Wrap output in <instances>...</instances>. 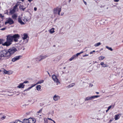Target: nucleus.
I'll use <instances>...</instances> for the list:
<instances>
[{
  "instance_id": "obj_1",
  "label": "nucleus",
  "mask_w": 123,
  "mask_h": 123,
  "mask_svg": "<svg viewBox=\"0 0 123 123\" xmlns=\"http://www.w3.org/2000/svg\"><path fill=\"white\" fill-rule=\"evenodd\" d=\"M19 36L18 34H15L13 36L10 35H7L6 36V41L2 44V45L7 46L10 45L12 44L13 40L15 42H17L19 38Z\"/></svg>"
},
{
  "instance_id": "obj_2",
  "label": "nucleus",
  "mask_w": 123,
  "mask_h": 123,
  "mask_svg": "<svg viewBox=\"0 0 123 123\" xmlns=\"http://www.w3.org/2000/svg\"><path fill=\"white\" fill-rule=\"evenodd\" d=\"M0 56L1 57H6L7 58H9L7 50H4L1 51L0 52Z\"/></svg>"
},
{
  "instance_id": "obj_3",
  "label": "nucleus",
  "mask_w": 123,
  "mask_h": 123,
  "mask_svg": "<svg viewBox=\"0 0 123 123\" xmlns=\"http://www.w3.org/2000/svg\"><path fill=\"white\" fill-rule=\"evenodd\" d=\"M17 50V49L15 47L11 48L7 50L9 57L14 54Z\"/></svg>"
},
{
  "instance_id": "obj_4",
  "label": "nucleus",
  "mask_w": 123,
  "mask_h": 123,
  "mask_svg": "<svg viewBox=\"0 0 123 123\" xmlns=\"http://www.w3.org/2000/svg\"><path fill=\"white\" fill-rule=\"evenodd\" d=\"M99 97V95H95L92 96L91 97L88 96L86 97L85 99V101H87L89 100H91L92 99H94L95 98H97Z\"/></svg>"
},
{
  "instance_id": "obj_5",
  "label": "nucleus",
  "mask_w": 123,
  "mask_h": 123,
  "mask_svg": "<svg viewBox=\"0 0 123 123\" xmlns=\"http://www.w3.org/2000/svg\"><path fill=\"white\" fill-rule=\"evenodd\" d=\"M61 11V8H58L57 7L54 8V12L55 14H56L57 13L59 15H60V13Z\"/></svg>"
},
{
  "instance_id": "obj_6",
  "label": "nucleus",
  "mask_w": 123,
  "mask_h": 123,
  "mask_svg": "<svg viewBox=\"0 0 123 123\" xmlns=\"http://www.w3.org/2000/svg\"><path fill=\"white\" fill-rule=\"evenodd\" d=\"M52 77L53 80L57 83L56 84L57 85H58V83H60L59 80L57 78L56 75L55 74H53L52 76Z\"/></svg>"
},
{
  "instance_id": "obj_7",
  "label": "nucleus",
  "mask_w": 123,
  "mask_h": 123,
  "mask_svg": "<svg viewBox=\"0 0 123 123\" xmlns=\"http://www.w3.org/2000/svg\"><path fill=\"white\" fill-rule=\"evenodd\" d=\"M14 23V21L12 19L10 18H9L7 21L5 22V24L6 25L7 23H9L10 25H12Z\"/></svg>"
},
{
  "instance_id": "obj_8",
  "label": "nucleus",
  "mask_w": 123,
  "mask_h": 123,
  "mask_svg": "<svg viewBox=\"0 0 123 123\" xmlns=\"http://www.w3.org/2000/svg\"><path fill=\"white\" fill-rule=\"evenodd\" d=\"M22 57V56L21 55H19L15 56L14 58L12 59V61L13 62H14L21 59Z\"/></svg>"
},
{
  "instance_id": "obj_9",
  "label": "nucleus",
  "mask_w": 123,
  "mask_h": 123,
  "mask_svg": "<svg viewBox=\"0 0 123 123\" xmlns=\"http://www.w3.org/2000/svg\"><path fill=\"white\" fill-rule=\"evenodd\" d=\"M49 55H45L44 56L41 55L40 56L39 58H40L39 60H38L39 61H41L43 59L45 58H46L47 57L49 56Z\"/></svg>"
},
{
  "instance_id": "obj_10",
  "label": "nucleus",
  "mask_w": 123,
  "mask_h": 123,
  "mask_svg": "<svg viewBox=\"0 0 123 123\" xmlns=\"http://www.w3.org/2000/svg\"><path fill=\"white\" fill-rule=\"evenodd\" d=\"M29 123H35L36 121L35 119L33 118H29Z\"/></svg>"
},
{
  "instance_id": "obj_11",
  "label": "nucleus",
  "mask_w": 123,
  "mask_h": 123,
  "mask_svg": "<svg viewBox=\"0 0 123 123\" xmlns=\"http://www.w3.org/2000/svg\"><path fill=\"white\" fill-rule=\"evenodd\" d=\"M60 98V97L58 95H55L53 97V99L55 101H57Z\"/></svg>"
},
{
  "instance_id": "obj_12",
  "label": "nucleus",
  "mask_w": 123,
  "mask_h": 123,
  "mask_svg": "<svg viewBox=\"0 0 123 123\" xmlns=\"http://www.w3.org/2000/svg\"><path fill=\"white\" fill-rule=\"evenodd\" d=\"M121 116V114H120L115 115L114 117L115 120H116L119 119Z\"/></svg>"
},
{
  "instance_id": "obj_13",
  "label": "nucleus",
  "mask_w": 123,
  "mask_h": 123,
  "mask_svg": "<svg viewBox=\"0 0 123 123\" xmlns=\"http://www.w3.org/2000/svg\"><path fill=\"white\" fill-rule=\"evenodd\" d=\"M25 85L23 83H20L19 85L17 86L18 88H24Z\"/></svg>"
},
{
  "instance_id": "obj_14",
  "label": "nucleus",
  "mask_w": 123,
  "mask_h": 123,
  "mask_svg": "<svg viewBox=\"0 0 123 123\" xmlns=\"http://www.w3.org/2000/svg\"><path fill=\"white\" fill-rule=\"evenodd\" d=\"M18 21L21 25H24L25 23L21 19L19 18L18 19Z\"/></svg>"
},
{
  "instance_id": "obj_15",
  "label": "nucleus",
  "mask_w": 123,
  "mask_h": 123,
  "mask_svg": "<svg viewBox=\"0 0 123 123\" xmlns=\"http://www.w3.org/2000/svg\"><path fill=\"white\" fill-rule=\"evenodd\" d=\"M101 65H102V67H108V65L106 64H104V62H101L100 63Z\"/></svg>"
},
{
  "instance_id": "obj_16",
  "label": "nucleus",
  "mask_w": 123,
  "mask_h": 123,
  "mask_svg": "<svg viewBox=\"0 0 123 123\" xmlns=\"http://www.w3.org/2000/svg\"><path fill=\"white\" fill-rule=\"evenodd\" d=\"M22 122H23V123H29V119H25L23 120Z\"/></svg>"
},
{
  "instance_id": "obj_17",
  "label": "nucleus",
  "mask_w": 123,
  "mask_h": 123,
  "mask_svg": "<svg viewBox=\"0 0 123 123\" xmlns=\"http://www.w3.org/2000/svg\"><path fill=\"white\" fill-rule=\"evenodd\" d=\"M22 38L24 40L26 39L28 37V35L26 34H24L23 35Z\"/></svg>"
},
{
  "instance_id": "obj_18",
  "label": "nucleus",
  "mask_w": 123,
  "mask_h": 123,
  "mask_svg": "<svg viewBox=\"0 0 123 123\" xmlns=\"http://www.w3.org/2000/svg\"><path fill=\"white\" fill-rule=\"evenodd\" d=\"M41 86L40 85H38L36 86V88L37 90L38 91H39L41 89Z\"/></svg>"
},
{
  "instance_id": "obj_19",
  "label": "nucleus",
  "mask_w": 123,
  "mask_h": 123,
  "mask_svg": "<svg viewBox=\"0 0 123 123\" xmlns=\"http://www.w3.org/2000/svg\"><path fill=\"white\" fill-rule=\"evenodd\" d=\"M76 58V56H75V55H73L72 57L70 58L69 60L70 61H72L74 59H75Z\"/></svg>"
},
{
  "instance_id": "obj_20",
  "label": "nucleus",
  "mask_w": 123,
  "mask_h": 123,
  "mask_svg": "<svg viewBox=\"0 0 123 123\" xmlns=\"http://www.w3.org/2000/svg\"><path fill=\"white\" fill-rule=\"evenodd\" d=\"M16 11L13 9H11L10 10V13L11 14H12L14 13Z\"/></svg>"
},
{
  "instance_id": "obj_21",
  "label": "nucleus",
  "mask_w": 123,
  "mask_h": 123,
  "mask_svg": "<svg viewBox=\"0 0 123 123\" xmlns=\"http://www.w3.org/2000/svg\"><path fill=\"white\" fill-rule=\"evenodd\" d=\"M49 32L51 33H53L55 32L54 31V28H52L49 31Z\"/></svg>"
},
{
  "instance_id": "obj_22",
  "label": "nucleus",
  "mask_w": 123,
  "mask_h": 123,
  "mask_svg": "<svg viewBox=\"0 0 123 123\" xmlns=\"http://www.w3.org/2000/svg\"><path fill=\"white\" fill-rule=\"evenodd\" d=\"M23 6L20 5L19 7V8L21 10H22L23 11H24L25 9V8H23Z\"/></svg>"
},
{
  "instance_id": "obj_23",
  "label": "nucleus",
  "mask_w": 123,
  "mask_h": 123,
  "mask_svg": "<svg viewBox=\"0 0 123 123\" xmlns=\"http://www.w3.org/2000/svg\"><path fill=\"white\" fill-rule=\"evenodd\" d=\"M75 85V84L74 83H72L69 85L68 86V88L72 87L73 86Z\"/></svg>"
},
{
  "instance_id": "obj_24",
  "label": "nucleus",
  "mask_w": 123,
  "mask_h": 123,
  "mask_svg": "<svg viewBox=\"0 0 123 123\" xmlns=\"http://www.w3.org/2000/svg\"><path fill=\"white\" fill-rule=\"evenodd\" d=\"M17 17V15L15 14H14L12 16V17L13 19H16Z\"/></svg>"
},
{
  "instance_id": "obj_25",
  "label": "nucleus",
  "mask_w": 123,
  "mask_h": 123,
  "mask_svg": "<svg viewBox=\"0 0 123 123\" xmlns=\"http://www.w3.org/2000/svg\"><path fill=\"white\" fill-rule=\"evenodd\" d=\"M101 44V43L100 42H99L95 44L94 46L95 47H97L100 45Z\"/></svg>"
},
{
  "instance_id": "obj_26",
  "label": "nucleus",
  "mask_w": 123,
  "mask_h": 123,
  "mask_svg": "<svg viewBox=\"0 0 123 123\" xmlns=\"http://www.w3.org/2000/svg\"><path fill=\"white\" fill-rule=\"evenodd\" d=\"M44 82V80H41L40 81H38V82L36 84V85L37 84H41L43 83Z\"/></svg>"
},
{
  "instance_id": "obj_27",
  "label": "nucleus",
  "mask_w": 123,
  "mask_h": 123,
  "mask_svg": "<svg viewBox=\"0 0 123 123\" xmlns=\"http://www.w3.org/2000/svg\"><path fill=\"white\" fill-rule=\"evenodd\" d=\"M105 47L106 48L108 49L109 50H111V51H112L113 50V49L111 47H109L107 46H106Z\"/></svg>"
},
{
  "instance_id": "obj_28",
  "label": "nucleus",
  "mask_w": 123,
  "mask_h": 123,
  "mask_svg": "<svg viewBox=\"0 0 123 123\" xmlns=\"http://www.w3.org/2000/svg\"><path fill=\"white\" fill-rule=\"evenodd\" d=\"M15 123H23V122L19 120H16L15 121Z\"/></svg>"
},
{
  "instance_id": "obj_29",
  "label": "nucleus",
  "mask_w": 123,
  "mask_h": 123,
  "mask_svg": "<svg viewBox=\"0 0 123 123\" xmlns=\"http://www.w3.org/2000/svg\"><path fill=\"white\" fill-rule=\"evenodd\" d=\"M105 58V57L103 56H100L99 58L98 59L99 60H102L104 59Z\"/></svg>"
},
{
  "instance_id": "obj_30",
  "label": "nucleus",
  "mask_w": 123,
  "mask_h": 123,
  "mask_svg": "<svg viewBox=\"0 0 123 123\" xmlns=\"http://www.w3.org/2000/svg\"><path fill=\"white\" fill-rule=\"evenodd\" d=\"M36 85V84H34L33 86L29 87V88H28L26 90H25L24 91L29 90L32 87L35 86Z\"/></svg>"
},
{
  "instance_id": "obj_31",
  "label": "nucleus",
  "mask_w": 123,
  "mask_h": 123,
  "mask_svg": "<svg viewBox=\"0 0 123 123\" xmlns=\"http://www.w3.org/2000/svg\"><path fill=\"white\" fill-rule=\"evenodd\" d=\"M18 6V5L17 4L15 5L14 6L13 8L14 10H15V11L16 9H17Z\"/></svg>"
},
{
  "instance_id": "obj_32",
  "label": "nucleus",
  "mask_w": 123,
  "mask_h": 123,
  "mask_svg": "<svg viewBox=\"0 0 123 123\" xmlns=\"http://www.w3.org/2000/svg\"><path fill=\"white\" fill-rule=\"evenodd\" d=\"M4 41V40L3 39H0V44L3 43Z\"/></svg>"
},
{
  "instance_id": "obj_33",
  "label": "nucleus",
  "mask_w": 123,
  "mask_h": 123,
  "mask_svg": "<svg viewBox=\"0 0 123 123\" xmlns=\"http://www.w3.org/2000/svg\"><path fill=\"white\" fill-rule=\"evenodd\" d=\"M3 72H4V73L5 74H9L8 73L9 72L8 71L6 70H4L3 71Z\"/></svg>"
},
{
  "instance_id": "obj_34",
  "label": "nucleus",
  "mask_w": 123,
  "mask_h": 123,
  "mask_svg": "<svg viewBox=\"0 0 123 123\" xmlns=\"http://www.w3.org/2000/svg\"><path fill=\"white\" fill-rule=\"evenodd\" d=\"M111 107H112V108H114V106H112L111 105L108 107V109L109 110Z\"/></svg>"
},
{
  "instance_id": "obj_35",
  "label": "nucleus",
  "mask_w": 123,
  "mask_h": 123,
  "mask_svg": "<svg viewBox=\"0 0 123 123\" xmlns=\"http://www.w3.org/2000/svg\"><path fill=\"white\" fill-rule=\"evenodd\" d=\"M6 116H3L1 118V119L2 120H3L5 118Z\"/></svg>"
},
{
  "instance_id": "obj_36",
  "label": "nucleus",
  "mask_w": 123,
  "mask_h": 123,
  "mask_svg": "<svg viewBox=\"0 0 123 123\" xmlns=\"http://www.w3.org/2000/svg\"><path fill=\"white\" fill-rule=\"evenodd\" d=\"M80 54V53H77V54H76V55H75V56H76V57L77 56H78Z\"/></svg>"
},
{
  "instance_id": "obj_37",
  "label": "nucleus",
  "mask_w": 123,
  "mask_h": 123,
  "mask_svg": "<svg viewBox=\"0 0 123 123\" xmlns=\"http://www.w3.org/2000/svg\"><path fill=\"white\" fill-rule=\"evenodd\" d=\"M42 110V108L41 109L39 110V111L37 112V113H40Z\"/></svg>"
},
{
  "instance_id": "obj_38",
  "label": "nucleus",
  "mask_w": 123,
  "mask_h": 123,
  "mask_svg": "<svg viewBox=\"0 0 123 123\" xmlns=\"http://www.w3.org/2000/svg\"><path fill=\"white\" fill-rule=\"evenodd\" d=\"M29 83V81H24L23 83V84H24V83Z\"/></svg>"
},
{
  "instance_id": "obj_39",
  "label": "nucleus",
  "mask_w": 123,
  "mask_h": 123,
  "mask_svg": "<svg viewBox=\"0 0 123 123\" xmlns=\"http://www.w3.org/2000/svg\"><path fill=\"white\" fill-rule=\"evenodd\" d=\"M4 16L3 15H2V14H0V17H1V18L2 19H3V18L4 17Z\"/></svg>"
},
{
  "instance_id": "obj_40",
  "label": "nucleus",
  "mask_w": 123,
  "mask_h": 123,
  "mask_svg": "<svg viewBox=\"0 0 123 123\" xmlns=\"http://www.w3.org/2000/svg\"><path fill=\"white\" fill-rule=\"evenodd\" d=\"M93 86V85L91 83H90L89 86L90 87H92Z\"/></svg>"
},
{
  "instance_id": "obj_41",
  "label": "nucleus",
  "mask_w": 123,
  "mask_h": 123,
  "mask_svg": "<svg viewBox=\"0 0 123 123\" xmlns=\"http://www.w3.org/2000/svg\"><path fill=\"white\" fill-rule=\"evenodd\" d=\"M88 54L85 55H83V57H85L86 56H88Z\"/></svg>"
},
{
  "instance_id": "obj_42",
  "label": "nucleus",
  "mask_w": 123,
  "mask_h": 123,
  "mask_svg": "<svg viewBox=\"0 0 123 123\" xmlns=\"http://www.w3.org/2000/svg\"><path fill=\"white\" fill-rule=\"evenodd\" d=\"M27 19H23V21L24 22L27 21Z\"/></svg>"
},
{
  "instance_id": "obj_43",
  "label": "nucleus",
  "mask_w": 123,
  "mask_h": 123,
  "mask_svg": "<svg viewBox=\"0 0 123 123\" xmlns=\"http://www.w3.org/2000/svg\"><path fill=\"white\" fill-rule=\"evenodd\" d=\"M5 28H2L0 30H4L5 29Z\"/></svg>"
},
{
  "instance_id": "obj_44",
  "label": "nucleus",
  "mask_w": 123,
  "mask_h": 123,
  "mask_svg": "<svg viewBox=\"0 0 123 123\" xmlns=\"http://www.w3.org/2000/svg\"><path fill=\"white\" fill-rule=\"evenodd\" d=\"M48 119L49 120L52 121L53 120H52L51 118H48Z\"/></svg>"
},
{
  "instance_id": "obj_45",
  "label": "nucleus",
  "mask_w": 123,
  "mask_h": 123,
  "mask_svg": "<svg viewBox=\"0 0 123 123\" xmlns=\"http://www.w3.org/2000/svg\"><path fill=\"white\" fill-rule=\"evenodd\" d=\"M83 2L85 4V5H86L87 4V3H86V2L85 1H84V0H83Z\"/></svg>"
},
{
  "instance_id": "obj_46",
  "label": "nucleus",
  "mask_w": 123,
  "mask_h": 123,
  "mask_svg": "<svg viewBox=\"0 0 123 123\" xmlns=\"http://www.w3.org/2000/svg\"><path fill=\"white\" fill-rule=\"evenodd\" d=\"M119 0H114V1L115 2H117Z\"/></svg>"
},
{
  "instance_id": "obj_47",
  "label": "nucleus",
  "mask_w": 123,
  "mask_h": 123,
  "mask_svg": "<svg viewBox=\"0 0 123 123\" xmlns=\"http://www.w3.org/2000/svg\"><path fill=\"white\" fill-rule=\"evenodd\" d=\"M34 10L35 11H36L37 10V8L35 7L34 8Z\"/></svg>"
},
{
  "instance_id": "obj_48",
  "label": "nucleus",
  "mask_w": 123,
  "mask_h": 123,
  "mask_svg": "<svg viewBox=\"0 0 123 123\" xmlns=\"http://www.w3.org/2000/svg\"><path fill=\"white\" fill-rule=\"evenodd\" d=\"M26 105L25 104L23 105V107H25Z\"/></svg>"
},
{
  "instance_id": "obj_49",
  "label": "nucleus",
  "mask_w": 123,
  "mask_h": 123,
  "mask_svg": "<svg viewBox=\"0 0 123 123\" xmlns=\"http://www.w3.org/2000/svg\"><path fill=\"white\" fill-rule=\"evenodd\" d=\"M83 52H84L83 51H81L80 52V54H81L83 53Z\"/></svg>"
},
{
  "instance_id": "obj_50",
  "label": "nucleus",
  "mask_w": 123,
  "mask_h": 123,
  "mask_svg": "<svg viewBox=\"0 0 123 123\" xmlns=\"http://www.w3.org/2000/svg\"><path fill=\"white\" fill-rule=\"evenodd\" d=\"M113 119H113L112 120V119L110 120L109 121V122H111Z\"/></svg>"
},
{
  "instance_id": "obj_51",
  "label": "nucleus",
  "mask_w": 123,
  "mask_h": 123,
  "mask_svg": "<svg viewBox=\"0 0 123 123\" xmlns=\"http://www.w3.org/2000/svg\"><path fill=\"white\" fill-rule=\"evenodd\" d=\"M93 53V52L92 51H91V52L90 53V54H92V53Z\"/></svg>"
},
{
  "instance_id": "obj_52",
  "label": "nucleus",
  "mask_w": 123,
  "mask_h": 123,
  "mask_svg": "<svg viewBox=\"0 0 123 123\" xmlns=\"http://www.w3.org/2000/svg\"><path fill=\"white\" fill-rule=\"evenodd\" d=\"M64 13H61V15L62 16L63 15Z\"/></svg>"
},
{
  "instance_id": "obj_53",
  "label": "nucleus",
  "mask_w": 123,
  "mask_h": 123,
  "mask_svg": "<svg viewBox=\"0 0 123 123\" xmlns=\"http://www.w3.org/2000/svg\"><path fill=\"white\" fill-rule=\"evenodd\" d=\"M29 2H31V1H32L33 0H28Z\"/></svg>"
},
{
  "instance_id": "obj_54",
  "label": "nucleus",
  "mask_w": 123,
  "mask_h": 123,
  "mask_svg": "<svg viewBox=\"0 0 123 123\" xmlns=\"http://www.w3.org/2000/svg\"><path fill=\"white\" fill-rule=\"evenodd\" d=\"M96 93H97V94H99V92H96Z\"/></svg>"
},
{
  "instance_id": "obj_55",
  "label": "nucleus",
  "mask_w": 123,
  "mask_h": 123,
  "mask_svg": "<svg viewBox=\"0 0 123 123\" xmlns=\"http://www.w3.org/2000/svg\"><path fill=\"white\" fill-rule=\"evenodd\" d=\"M52 121H53L54 122V123H56L55 122L54 120H52Z\"/></svg>"
},
{
  "instance_id": "obj_56",
  "label": "nucleus",
  "mask_w": 123,
  "mask_h": 123,
  "mask_svg": "<svg viewBox=\"0 0 123 123\" xmlns=\"http://www.w3.org/2000/svg\"><path fill=\"white\" fill-rule=\"evenodd\" d=\"M92 52H95V50H93L92 51Z\"/></svg>"
},
{
  "instance_id": "obj_57",
  "label": "nucleus",
  "mask_w": 123,
  "mask_h": 123,
  "mask_svg": "<svg viewBox=\"0 0 123 123\" xmlns=\"http://www.w3.org/2000/svg\"><path fill=\"white\" fill-rule=\"evenodd\" d=\"M66 68V67H64L63 68V69H65Z\"/></svg>"
},
{
  "instance_id": "obj_58",
  "label": "nucleus",
  "mask_w": 123,
  "mask_h": 123,
  "mask_svg": "<svg viewBox=\"0 0 123 123\" xmlns=\"http://www.w3.org/2000/svg\"><path fill=\"white\" fill-rule=\"evenodd\" d=\"M68 1H69V2H70L71 1V0H68Z\"/></svg>"
},
{
  "instance_id": "obj_59",
  "label": "nucleus",
  "mask_w": 123,
  "mask_h": 123,
  "mask_svg": "<svg viewBox=\"0 0 123 123\" xmlns=\"http://www.w3.org/2000/svg\"><path fill=\"white\" fill-rule=\"evenodd\" d=\"M108 111H107V110L106 111V112H108Z\"/></svg>"
},
{
  "instance_id": "obj_60",
  "label": "nucleus",
  "mask_w": 123,
  "mask_h": 123,
  "mask_svg": "<svg viewBox=\"0 0 123 123\" xmlns=\"http://www.w3.org/2000/svg\"><path fill=\"white\" fill-rule=\"evenodd\" d=\"M1 47L0 46V49H1Z\"/></svg>"
},
{
  "instance_id": "obj_61",
  "label": "nucleus",
  "mask_w": 123,
  "mask_h": 123,
  "mask_svg": "<svg viewBox=\"0 0 123 123\" xmlns=\"http://www.w3.org/2000/svg\"><path fill=\"white\" fill-rule=\"evenodd\" d=\"M97 120H99V119H98V118H97Z\"/></svg>"
},
{
  "instance_id": "obj_62",
  "label": "nucleus",
  "mask_w": 123,
  "mask_h": 123,
  "mask_svg": "<svg viewBox=\"0 0 123 123\" xmlns=\"http://www.w3.org/2000/svg\"><path fill=\"white\" fill-rule=\"evenodd\" d=\"M107 111H109V109H107Z\"/></svg>"
},
{
  "instance_id": "obj_63",
  "label": "nucleus",
  "mask_w": 123,
  "mask_h": 123,
  "mask_svg": "<svg viewBox=\"0 0 123 123\" xmlns=\"http://www.w3.org/2000/svg\"><path fill=\"white\" fill-rule=\"evenodd\" d=\"M8 11H7V12H6V14H8Z\"/></svg>"
},
{
  "instance_id": "obj_64",
  "label": "nucleus",
  "mask_w": 123,
  "mask_h": 123,
  "mask_svg": "<svg viewBox=\"0 0 123 123\" xmlns=\"http://www.w3.org/2000/svg\"><path fill=\"white\" fill-rule=\"evenodd\" d=\"M122 42L123 43V40Z\"/></svg>"
}]
</instances>
